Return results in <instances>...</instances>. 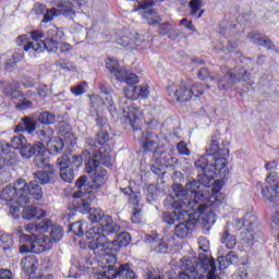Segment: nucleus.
<instances>
[{
  "instance_id": "f257e3e1",
  "label": "nucleus",
  "mask_w": 279,
  "mask_h": 279,
  "mask_svg": "<svg viewBox=\"0 0 279 279\" xmlns=\"http://www.w3.org/2000/svg\"><path fill=\"white\" fill-rule=\"evenodd\" d=\"M99 242H88L89 250L95 253V259L88 260L89 265H97L99 271L95 272L96 279H116L129 278L136 279V272L132 270L130 264H117V252L119 247H128L132 242V235L129 232H121L114 240L108 239V235L94 234Z\"/></svg>"
},
{
  "instance_id": "f03ea898",
  "label": "nucleus",
  "mask_w": 279,
  "mask_h": 279,
  "mask_svg": "<svg viewBox=\"0 0 279 279\" xmlns=\"http://www.w3.org/2000/svg\"><path fill=\"white\" fill-rule=\"evenodd\" d=\"M172 191L174 196L170 194L163 201V206L173 210L172 213L166 211L162 215V221L168 223V226H173L175 221L186 219V215L191 210L199 208L202 202H211V199H215V194H211L210 190L199 187V183L195 180L186 183L185 190L181 184H174Z\"/></svg>"
},
{
  "instance_id": "7ed1b4c3",
  "label": "nucleus",
  "mask_w": 279,
  "mask_h": 279,
  "mask_svg": "<svg viewBox=\"0 0 279 279\" xmlns=\"http://www.w3.org/2000/svg\"><path fill=\"white\" fill-rule=\"evenodd\" d=\"M228 156L230 150L226 147H219V140L213 137L206 155L195 160L194 165L198 171L197 180L199 187L208 191L211 187V195H217L223 183L216 181L215 178L222 180L228 178L230 169L228 168Z\"/></svg>"
},
{
  "instance_id": "20e7f679",
  "label": "nucleus",
  "mask_w": 279,
  "mask_h": 279,
  "mask_svg": "<svg viewBox=\"0 0 279 279\" xmlns=\"http://www.w3.org/2000/svg\"><path fill=\"white\" fill-rule=\"evenodd\" d=\"M98 145H102L98 150H94L92 159L85 163L86 173H93L90 186L92 189H101L108 180V171L104 167H112L114 155L110 145H106L110 141L108 132L100 130L96 135Z\"/></svg>"
},
{
  "instance_id": "39448f33",
  "label": "nucleus",
  "mask_w": 279,
  "mask_h": 279,
  "mask_svg": "<svg viewBox=\"0 0 279 279\" xmlns=\"http://www.w3.org/2000/svg\"><path fill=\"white\" fill-rule=\"evenodd\" d=\"M124 125H131L134 132V138L142 136V149L145 154H154L155 158L158 157V147L160 145V137L154 132H142L141 125L147 123L143 118V111L138 108L128 107L124 109Z\"/></svg>"
},
{
  "instance_id": "423d86ee",
  "label": "nucleus",
  "mask_w": 279,
  "mask_h": 279,
  "mask_svg": "<svg viewBox=\"0 0 279 279\" xmlns=\"http://www.w3.org/2000/svg\"><path fill=\"white\" fill-rule=\"evenodd\" d=\"M64 236L61 226L52 225L50 235L21 234L20 254H43L53 248V243H60Z\"/></svg>"
},
{
  "instance_id": "0eeeda50",
  "label": "nucleus",
  "mask_w": 279,
  "mask_h": 279,
  "mask_svg": "<svg viewBox=\"0 0 279 279\" xmlns=\"http://www.w3.org/2000/svg\"><path fill=\"white\" fill-rule=\"evenodd\" d=\"M198 208L195 210H191L185 215V218L182 219L179 225H177L174 232L179 239H186L190 232L195 230V226H210V223H215V220H210V217L214 215H207L208 208H215V206H219V199H217V195H215V199L201 202L198 203Z\"/></svg>"
},
{
  "instance_id": "6e6552de",
  "label": "nucleus",
  "mask_w": 279,
  "mask_h": 279,
  "mask_svg": "<svg viewBox=\"0 0 279 279\" xmlns=\"http://www.w3.org/2000/svg\"><path fill=\"white\" fill-rule=\"evenodd\" d=\"M179 268L181 271L192 275V278L198 279H219L217 265L215 258L206 254L199 253L197 257H183L179 260Z\"/></svg>"
},
{
  "instance_id": "1a4fd4ad",
  "label": "nucleus",
  "mask_w": 279,
  "mask_h": 279,
  "mask_svg": "<svg viewBox=\"0 0 279 279\" xmlns=\"http://www.w3.org/2000/svg\"><path fill=\"white\" fill-rule=\"evenodd\" d=\"M251 74L247 72V68L245 65H236L234 69H230L225 76H210V72L206 68H202L198 71V77L201 80H210V82H216L219 90H230L234 88V84H239V82H244L248 86L254 85V80L250 76Z\"/></svg>"
},
{
  "instance_id": "9d476101",
  "label": "nucleus",
  "mask_w": 279,
  "mask_h": 279,
  "mask_svg": "<svg viewBox=\"0 0 279 279\" xmlns=\"http://www.w3.org/2000/svg\"><path fill=\"white\" fill-rule=\"evenodd\" d=\"M88 219L92 223H98L95 227H90L85 233L89 243H96V245L99 243V239H96L95 234H99V236H110L121 230V227L112 220V217L106 215L104 210L99 208L89 210Z\"/></svg>"
},
{
  "instance_id": "9b49d317",
  "label": "nucleus",
  "mask_w": 279,
  "mask_h": 279,
  "mask_svg": "<svg viewBox=\"0 0 279 279\" xmlns=\"http://www.w3.org/2000/svg\"><path fill=\"white\" fill-rule=\"evenodd\" d=\"M206 90V85L194 84L189 86L186 82H181L179 85L172 84L168 86L169 95H173L177 101H191L193 97H202Z\"/></svg>"
},
{
  "instance_id": "f8f14e48",
  "label": "nucleus",
  "mask_w": 279,
  "mask_h": 279,
  "mask_svg": "<svg viewBox=\"0 0 279 279\" xmlns=\"http://www.w3.org/2000/svg\"><path fill=\"white\" fill-rule=\"evenodd\" d=\"M16 189L19 193H21L17 197V204L20 206H25L29 203V195L34 197V199H37V202L43 199V187H40L36 181L27 183L23 179H17Z\"/></svg>"
},
{
  "instance_id": "ddd939ff",
  "label": "nucleus",
  "mask_w": 279,
  "mask_h": 279,
  "mask_svg": "<svg viewBox=\"0 0 279 279\" xmlns=\"http://www.w3.org/2000/svg\"><path fill=\"white\" fill-rule=\"evenodd\" d=\"M64 37V33L58 29L56 26H51L47 33L44 41L34 45L33 50L37 53H43L45 49L53 52L58 51V40Z\"/></svg>"
},
{
  "instance_id": "4468645a",
  "label": "nucleus",
  "mask_w": 279,
  "mask_h": 279,
  "mask_svg": "<svg viewBox=\"0 0 279 279\" xmlns=\"http://www.w3.org/2000/svg\"><path fill=\"white\" fill-rule=\"evenodd\" d=\"M57 8L48 9L44 14V19L41 23H51L53 21V16H69L72 19L75 16V12H73V3L70 0H61L58 2Z\"/></svg>"
},
{
  "instance_id": "2eb2a0df",
  "label": "nucleus",
  "mask_w": 279,
  "mask_h": 279,
  "mask_svg": "<svg viewBox=\"0 0 279 279\" xmlns=\"http://www.w3.org/2000/svg\"><path fill=\"white\" fill-rule=\"evenodd\" d=\"M100 93H101V96L99 95L90 96L93 108H99V106H106L107 110L109 111L111 117H113V119L119 118L120 111L117 110V107L114 106V100H112V95L108 94V92L104 89V86L100 87Z\"/></svg>"
},
{
  "instance_id": "dca6fc26",
  "label": "nucleus",
  "mask_w": 279,
  "mask_h": 279,
  "mask_svg": "<svg viewBox=\"0 0 279 279\" xmlns=\"http://www.w3.org/2000/svg\"><path fill=\"white\" fill-rule=\"evenodd\" d=\"M117 43L121 47H129V49H147V47H149V41L145 40L143 36L138 34L123 35L117 40Z\"/></svg>"
},
{
  "instance_id": "f3484780",
  "label": "nucleus",
  "mask_w": 279,
  "mask_h": 279,
  "mask_svg": "<svg viewBox=\"0 0 279 279\" xmlns=\"http://www.w3.org/2000/svg\"><path fill=\"white\" fill-rule=\"evenodd\" d=\"M128 99H130L131 101H136V99H138V86L124 87V97L120 98L119 100L120 111L122 112V116H121L122 123L125 120L124 110L126 108H136V107L130 106V102L128 101Z\"/></svg>"
},
{
  "instance_id": "a211bd4d",
  "label": "nucleus",
  "mask_w": 279,
  "mask_h": 279,
  "mask_svg": "<svg viewBox=\"0 0 279 279\" xmlns=\"http://www.w3.org/2000/svg\"><path fill=\"white\" fill-rule=\"evenodd\" d=\"M90 191H77L73 194L74 203L73 206L76 213H82V215H86L90 213V198H88V194Z\"/></svg>"
},
{
  "instance_id": "6ab92c4d",
  "label": "nucleus",
  "mask_w": 279,
  "mask_h": 279,
  "mask_svg": "<svg viewBox=\"0 0 279 279\" xmlns=\"http://www.w3.org/2000/svg\"><path fill=\"white\" fill-rule=\"evenodd\" d=\"M37 154H47V147L43 142H36L34 144L26 142L20 149V156L24 158V160H29V158H33V156Z\"/></svg>"
},
{
  "instance_id": "aec40b11",
  "label": "nucleus",
  "mask_w": 279,
  "mask_h": 279,
  "mask_svg": "<svg viewBox=\"0 0 279 279\" xmlns=\"http://www.w3.org/2000/svg\"><path fill=\"white\" fill-rule=\"evenodd\" d=\"M34 180L37 184H53L56 182V170L49 167L48 170H39L33 173Z\"/></svg>"
},
{
  "instance_id": "412c9836",
  "label": "nucleus",
  "mask_w": 279,
  "mask_h": 279,
  "mask_svg": "<svg viewBox=\"0 0 279 279\" xmlns=\"http://www.w3.org/2000/svg\"><path fill=\"white\" fill-rule=\"evenodd\" d=\"M22 192H19V189H16V181L13 185H7L1 192H0V199L3 202H7L8 204L15 203L19 205V195H21Z\"/></svg>"
},
{
  "instance_id": "4be33fe9",
  "label": "nucleus",
  "mask_w": 279,
  "mask_h": 279,
  "mask_svg": "<svg viewBox=\"0 0 279 279\" xmlns=\"http://www.w3.org/2000/svg\"><path fill=\"white\" fill-rule=\"evenodd\" d=\"M31 37L33 41H29L24 46V51H28L29 56L36 58V56L40 52L34 50V45H36L37 43H45V40H43V38H45V33L40 29H35L31 32Z\"/></svg>"
},
{
  "instance_id": "5701e85b",
  "label": "nucleus",
  "mask_w": 279,
  "mask_h": 279,
  "mask_svg": "<svg viewBox=\"0 0 279 279\" xmlns=\"http://www.w3.org/2000/svg\"><path fill=\"white\" fill-rule=\"evenodd\" d=\"M22 271L26 274V276H32L33 274H36V270L38 269V257L35 255L26 256L21 262Z\"/></svg>"
},
{
  "instance_id": "b1692460",
  "label": "nucleus",
  "mask_w": 279,
  "mask_h": 279,
  "mask_svg": "<svg viewBox=\"0 0 279 279\" xmlns=\"http://www.w3.org/2000/svg\"><path fill=\"white\" fill-rule=\"evenodd\" d=\"M36 131V118L25 117L15 126V132H27V134H34Z\"/></svg>"
},
{
  "instance_id": "393cba45",
  "label": "nucleus",
  "mask_w": 279,
  "mask_h": 279,
  "mask_svg": "<svg viewBox=\"0 0 279 279\" xmlns=\"http://www.w3.org/2000/svg\"><path fill=\"white\" fill-rule=\"evenodd\" d=\"M116 80H118V82H120L121 84L125 82V84H128L129 86H134V84H138L141 82L136 74L128 73V71L125 70L116 73Z\"/></svg>"
},
{
  "instance_id": "a878e982",
  "label": "nucleus",
  "mask_w": 279,
  "mask_h": 279,
  "mask_svg": "<svg viewBox=\"0 0 279 279\" xmlns=\"http://www.w3.org/2000/svg\"><path fill=\"white\" fill-rule=\"evenodd\" d=\"M260 236V231L258 229H243L240 234L241 241L246 243L247 245H254V241Z\"/></svg>"
},
{
  "instance_id": "bb28decb",
  "label": "nucleus",
  "mask_w": 279,
  "mask_h": 279,
  "mask_svg": "<svg viewBox=\"0 0 279 279\" xmlns=\"http://www.w3.org/2000/svg\"><path fill=\"white\" fill-rule=\"evenodd\" d=\"M220 243L226 245L227 250H234L236 247V235L225 229L220 236Z\"/></svg>"
},
{
  "instance_id": "cd10ccee",
  "label": "nucleus",
  "mask_w": 279,
  "mask_h": 279,
  "mask_svg": "<svg viewBox=\"0 0 279 279\" xmlns=\"http://www.w3.org/2000/svg\"><path fill=\"white\" fill-rule=\"evenodd\" d=\"M157 158L166 169H175V167H178V158L173 157L171 154L161 153Z\"/></svg>"
},
{
  "instance_id": "c85d7f7f",
  "label": "nucleus",
  "mask_w": 279,
  "mask_h": 279,
  "mask_svg": "<svg viewBox=\"0 0 279 279\" xmlns=\"http://www.w3.org/2000/svg\"><path fill=\"white\" fill-rule=\"evenodd\" d=\"M88 175H90V181L88 185H86V182H87L86 175L80 177L75 182L76 189H78V191H82L83 193H86V191H90V193H93V191H98V189H100V187L95 189L90 186V183L93 182V173H88Z\"/></svg>"
},
{
  "instance_id": "c756f323",
  "label": "nucleus",
  "mask_w": 279,
  "mask_h": 279,
  "mask_svg": "<svg viewBox=\"0 0 279 279\" xmlns=\"http://www.w3.org/2000/svg\"><path fill=\"white\" fill-rule=\"evenodd\" d=\"M19 88H21V84L13 82L4 88V94L11 99H19V97H23V93Z\"/></svg>"
},
{
  "instance_id": "7c9ffc66",
  "label": "nucleus",
  "mask_w": 279,
  "mask_h": 279,
  "mask_svg": "<svg viewBox=\"0 0 279 279\" xmlns=\"http://www.w3.org/2000/svg\"><path fill=\"white\" fill-rule=\"evenodd\" d=\"M121 191L124 195L129 196V204L131 206H138L141 204V192L132 190L131 186L121 189Z\"/></svg>"
},
{
  "instance_id": "2f4dec72",
  "label": "nucleus",
  "mask_w": 279,
  "mask_h": 279,
  "mask_svg": "<svg viewBox=\"0 0 279 279\" xmlns=\"http://www.w3.org/2000/svg\"><path fill=\"white\" fill-rule=\"evenodd\" d=\"M175 241V234L170 233L169 235H166L162 238L161 243L157 247H155V252H158L159 254H167V250H169V243H174Z\"/></svg>"
},
{
  "instance_id": "473e14b6",
  "label": "nucleus",
  "mask_w": 279,
  "mask_h": 279,
  "mask_svg": "<svg viewBox=\"0 0 279 279\" xmlns=\"http://www.w3.org/2000/svg\"><path fill=\"white\" fill-rule=\"evenodd\" d=\"M242 223H244V229L250 228L251 230H258V226L256 225V214L253 210L247 211L243 219Z\"/></svg>"
},
{
  "instance_id": "72a5a7b5",
  "label": "nucleus",
  "mask_w": 279,
  "mask_h": 279,
  "mask_svg": "<svg viewBox=\"0 0 279 279\" xmlns=\"http://www.w3.org/2000/svg\"><path fill=\"white\" fill-rule=\"evenodd\" d=\"M48 149L50 154H60L64 149V141L60 137H54L51 142H48Z\"/></svg>"
},
{
  "instance_id": "f704fd0d",
  "label": "nucleus",
  "mask_w": 279,
  "mask_h": 279,
  "mask_svg": "<svg viewBox=\"0 0 279 279\" xmlns=\"http://www.w3.org/2000/svg\"><path fill=\"white\" fill-rule=\"evenodd\" d=\"M34 165L37 169H49V167H53L49 165V158L45 157V153H37L34 158Z\"/></svg>"
},
{
  "instance_id": "c9c22d12",
  "label": "nucleus",
  "mask_w": 279,
  "mask_h": 279,
  "mask_svg": "<svg viewBox=\"0 0 279 279\" xmlns=\"http://www.w3.org/2000/svg\"><path fill=\"white\" fill-rule=\"evenodd\" d=\"M37 137L39 138V141H44V143H46L48 145L54 138L53 137V129L48 126L44 130L37 131Z\"/></svg>"
},
{
  "instance_id": "e433bc0d",
  "label": "nucleus",
  "mask_w": 279,
  "mask_h": 279,
  "mask_svg": "<svg viewBox=\"0 0 279 279\" xmlns=\"http://www.w3.org/2000/svg\"><path fill=\"white\" fill-rule=\"evenodd\" d=\"M27 143V140L23 135L14 136L9 144V153L11 149H19L21 151L22 147Z\"/></svg>"
},
{
  "instance_id": "4c0bfd02",
  "label": "nucleus",
  "mask_w": 279,
  "mask_h": 279,
  "mask_svg": "<svg viewBox=\"0 0 279 279\" xmlns=\"http://www.w3.org/2000/svg\"><path fill=\"white\" fill-rule=\"evenodd\" d=\"M38 121L43 125H53L56 123V116L49 111H44L39 113Z\"/></svg>"
},
{
  "instance_id": "58836bf2",
  "label": "nucleus",
  "mask_w": 279,
  "mask_h": 279,
  "mask_svg": "<svg viewBox=\"0 0 279 279\" xmlns=\"http://www.w3.org/2000/svg\"><path fill=\"white\" fill-rule=\"evenodd\" d=\"M262 195L271 204H276L278 202V196L276 195V192H274V187L269 185L262 189Z\"/></svg>"
},
{
  "instance_id": "ea45409f",
  "label": "nucleus",
  "mask_w": 279,
  "mask_h": 279,
  "mask_svg": "<svg viewBox=\"0 0 279 279\" xmlns=\"http://www.w3.org/2000/svg\"><path fill=\"white\" fill-rule=\"evenodd\" d=\"M242 228L245 229V223H243V220L234 219L226 225L225 230L234 234V232H239V230H241Z\"/></svg>"
},
{
  "instance_id": "a19ab883",
  "label": "nucleus",
  "mask_w": 279,
  "mask_h": 279,
  "mask_svg": "<svg viewBox=\"0 0 279 279\" xmlns=\"http://www.w3.org/2000/svg\"><path fill=\"white\" fill-rule=\"evenodd\" d=\"M190 8L192 10V16H196V19H202L204 14V11H202V0H191Z\"/></svg>"
},
{
  "instance_id": "79ce46f5",
  "label": "nucleus",
  "mask_w": 279,
  "mask_h": 279,
  "mask_svg": "<svg viewBox=\"0 0 279 279\" xmlns=\"http://www.w3.org/2000/svg\"><path fill=\"white\" fill-rule=\"evenodd\" d=\"M106 68L110 73H114L116 76L118 73H121L123 71L119 68V60L114 58H107Z\"/></svg>"
},
{
  "instance_id": "37998d69",
  "label": "nucleus",
  "mask_w": 279,
  "mask_h": 279,
  "mask_svg": "<svg viewBox=\"0 0 279 279\" xmlns=\"http://www.w3.org/2000/svg\"><path fill=\"white\" fill-rule=\"evenodd\" d=\"M60 178L63 180V182L71 183L73 180H75V172L73 171V168H63L60 170Z\"/></svg>"
},
{
  "instance_id": "c03bdc74",
  "label": "nucleus",
  "mask_w": 279,
  "mask_h": 279,
  "mask_svg": "<svg viewBox=\"0 0 279 279\" xmlns=\"http://www.w3.org/2000/svg\"><path fill=\"white\" fill-rule=\"evenodd\" d=\"M0 245L3 250H12V246L14 245V240L12 239V235L8 233H2L0 235Z\"/></svg>"
},
{
  "instance_id": "a18cd8bd",
  "label": "nucleus",
  "mask_w": 279,
  "mask_h": 279,
  "mask_svg": "<svg viewBox=\"0 0 279 279\" xmlns=\"http://www.w3.org/2000/svg\"><path fill=\"white\" fill-rule=\"evenodd\" d=\"M144 16L147 19L149 25H158V23L162 21V19L158 14H156V11L151 9H149Z\"/></svg>"
},
{
  "instance_id": "49530a36",
  "label": "nucleus",
  "mask_w": 279,
  "mask_h": 279,
  "mask_svg": "<svg viewBox=\"0 0 279 279\" xmlns=\"http://www.w3.org/2000/svg\"><path fill=\"white\" fill-rule=\"evenodd\" d=\"M86 88H88V84L86 82H83L81 84H77L76 86H72L70 90L72 95H75V97H80V95H84V93H86Z\"/></svg>"
},
{
  "instance_id": "de8ad7c7",
  "label": "nucleus",
  "mask_w": 279,
  "mask_h": 279,
  "mask_svg": "<svg viewBox=\"0 0 279 279\" xmlns=\"http://www.w3.org/2000/svg\"><path fill=\"white\" fill-rule=\"evenodd\" d=\"M36 215H38V209L34 206H26L22 211V217L26 220L33 219Z\"/></svg>"
},
{
  "instance_id": "09e8293b",
  "label": "nucleus",
  "mask_w": 279,
  "mask_h": 279,
  "mask_svg": "<svg viewBox=\"0 0 279 279\" xmlns=\"http://www.w3.org/2000/svg\"><path fill=\"white\" fill-rule=\"evenodd\" d=\"M54 64H56V66H58L62 71H70V72L75 71V63L74 62L59 60V61H56Z\"/></svg>"
},
{
  "instance_id": "8fccbe9b",
  "label": "nucleus",
  "mask_w": 279,
  "mask_h": 279,
  "mask_svg": "<svg viewBox=\"0 0 279 279\" xmlns=\"http://www.w3.org/2000/svg\"><path fill=\"white\" fill-rule=\"evenodd\" d=\"M70 232H73L76 236H84V225L82 221H76L70 226Z\"/></svg>"
},
{
  "instance_id": "3c124183",
  "label": "nucleus",
  "mask_w": 279,
  "mask_h": 279,
  "mask_svg": "<svg viewBox=\"0 0 279 279\" xmlns=\"http://www.w3.org/2000/svg\"><path fill=\"white\" fill-rule=\"evenodd\" d=\"M37 226V232L43 233L47 232L49 228L53 226V221L49 219H44L41 222L36 223Z\"/></svg>"
},
{
  "instance_id": "603ef678",
  "label": "nucleus",
  "mask_w": 279,
  "mask_h": 279,
  "mask_svg": "<svg viewBox=\"0 0 279 279\" xmlns=\"http://www.w3.org/2000/svg\"><path fill=\"white\" fill-rule=\"evenodd\" d=\"M19 206L22 205H19L15 202L9 203V213L13 219H19V217H21V209Z\"/></svg>"
},
{
  "instance_id": "864d4df0",
  "label": "nucleus",
  "mask_w": 279,
  "mask_h": 279,
  "mask_svg": "<svg viewBox=\"0 0 279 279\" xmlns=\"http://www.w3.org/2000/svg\"><path fill=\"white\" fill-rule=\"evenodd\" d=\"M57 165L60 170L69 169L71 168V159H69V156L63 155L57 159Z\"/></svg>"
},
{
  "instance_id": "5fc2aeb1",
  "label": "nucleus",
  "mask_w": 279,
  "mask_h": 279,
  "mask_svg": "<svg viewBox=\"0 0 279 279\" xmlns=\"http://www.w3.org/2000/svg\"><path fill=\"white\" fill-rule=\"evenodd\" d=\"M198 250L204 252L205 254L210 251V241L207 238H198Z\"/></svg>"
},
{
  "instance_id": "6e6d98bb",
  "label": "nucleus",
  "mask_w": 279,
  "mask_h": 279,
  "mask_svg": "<svg viewBox=\"0 0 279 279\" xmlns=\"http://www.w3.org/2000/svg\"><path fill=\"white\" fill-rule=\"evenodd\" d=\"M83 162H84V159H82V156L74 155V156H72V159L70 160V169H80V167H82Z\"/></svg>"
},
{
  "instance_id": "4d7b16f0",
  "label": "nucleus",
  "mask_w": 279,
  "mask_h": 279,
  "mask_svg": "<svg viewBox=\"0 0 279 279\" xmlns=\"http://www.w3.org/2000/svg\"><path fill=\"white\" fill-rule=\"evenodd\" d=\"M14 104L17 110H28V108H32L33 106L32 101L26 98H22L20 102H14Z\"/></svg>"
},
{
  "instance_id": "13d9d810",
  "label": "nucleus",
  "mask_w": 279,
  "mask_h": 279,
  "mask_svg": "<svg viewBox=\"0 0 279 279\" xmlns=\"http://www.w3.org/2000/svg\"><path fill=\"white\" fill-rule=\"evenodd\" d=\"M266 184H269V186H276V184H279L278 173L277 172L268 173L266 177Z\"/></svg>"
},
{
  "instance_id": "bf43d9fd",
  "label": "nucleus",
  "mask_w": 279,
  "mask_h": 279,
  "mask_svg": "<svg viewBox=\"0 0 279 279\" xmlns=\"http://www.w3.org/2000/svg\"><path fill=\"white\" fill-rule=\"evenodd\" d=\"M177 149H178L180 156H191V150L189 149V147L186 146V143H184V142H180L177 145Z\"/></svg>"
},
{
  "instance_id": "052dcab7",
  "label": "nucleus",
  "mask_w": 279,
  "mask_h": 279,
  "mask_svg": "<svg viewBox=\"0 0 279 279\" xmlns=\"http://www.w3.org/2000/svg\"><path fill=\"white\" fill-rule=\"evenodd\" d=\"M138 87V98L147 99L149 97V85H140Z\"/></svg>"
},
{
  "instance_id": "680f3d73",
  "label": "nucleus",
  "mask_w": 279,
  "mask_h": 279,
  "mask_svg": "<svg viewBox=\"0 0 279 279\" xmlns=\"http://www.w3.org/2000/svg\"><path fill=\"white\" fill-rule=\"evenodd\" d=\"M248 264L247 263H242V265L240 266L239 270H238V276L240 279H247V268H248Z\"/></svg>"
},
{
  "instance_id": "e2e57ef3",
  "label": "nucleus",
  "mask_w": 279,
  "mask_h": 279,
  "mask_svg": "<svg viewBox=\"0 0 279 279\" xmlns=\"http://www.w3.org/2000/svg\"><path fill=\"white\" fill-rule=\"evenodd\" d=\"M58 49L60 53H71V51L73 50V46L68 43H61L58 44Z\"/></svg>"
},
{
  "instance_id": "0e129e2a",
  "label": "nucleus",
  "mask_w": 279,
  "mask_h": 279,
  "mask_svg": "<svg viewBox=\"0 0 279 279\" xmlns=\"http://www.w3.org/2000/svg\"><path fill=\"white\" fill-rule=\"evenodd\" d=\"M247 38H248V40H251V43L253 45H257V47L260 46L258 40H263V37H260V34H258V33H251V34H248Z\"/></svg>"
},
{
  "instance_id": "69168bd1",
  "label": "nucleus",
  "mask_w": 279,
  "mask_h": 279,
  "mask_svg": "<svg viewBox=\"0 0 279 279\" xmlns=\"http://www.w3.org/2000/svg\"><path fill=\"white\" fill-rule=\"evenodd\" d=\"M143 219V215L141 214V209H134L133 215L131 217V220L133 223H141V220Z\"/></svg>"
},
{
  "instance_id": "338daca9",
  "label": "nucleus",
  "mask_w": 279,
  "mask_h": 279,
  "mask_svg": "<svg viewBox=\"0 0 279 279\" xmlns=\"http://www.w3.org/2000/svg\"><path fill=\"white\" fill-rule=\"evenodd\" d=\"M218 265H219L220 271L223 269H228V267H230V264L226 256L218 257Z\"/></svg>"
},
{
  "instance_id": "774afa93",
  "label": "nucleus",
  "mask_w": 279,
  "mask_h": 279,
  "mask_svg": "<svg viewBox=\"0 0 279 279\" xmlns=\"http://www.w3.org/2000/svg\"><path fill=\"white\" fill-rule=\"evenodd\" d=\"M0 279H14V275L10 269L2 268L0 269Z\"/></svg>"
}]
</instances>
